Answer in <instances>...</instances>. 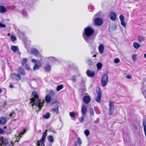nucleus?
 Instances as JSON below:
<instances>
[{"mask_svg":"<svg viewBox=\"0 0 146 146\" xmlns=\"http://www.w3.org/2000/svg\"><path fill=\"white\" fill-rule=\"evenodd\" d=\"M32 94L33 97L30 100V103H32V106H35L38 108V111H39L42 107L44 101L43 100L42 101L41 100L39 99L38 95L36 92L33 91Z\"/></svg>","mask_w":146,"mask_h":146,"instance_id":"f257e3e1","label":"nucleus"},{"mask_svg":"<svg viewBox=\"0 0 146 146\" xmlns=\"http://www.w3.org/2000/svg\"><path fill=\"white\" fill-rule=\"evenodd\" d=\"M94 32V31L91 28L87 27L84 29V32L82 34L86 42L91 43L93 42L91 37Z\"/></svg>","mask_w":146,"mask_h":146,"instance_id":"f03ea898","label":"nucleus"},{"mask_svg":"<svg viewBox=\"0 0 146 146\" xmlns=\"http://www.w3.org/2000/svg\"><path fill=\"white\" fill-rule=\"evenodd\" d=\"M108 82V76L106 74H104L102 77L101 79V84L102 86H106Z\"/></svg>","mask_w":146,"mask_h":146,"instance_id":"7ed1b4c3","label":"nucleus"},{"mask_svg":"<svg viewBox=\"0 0 146 146\" xmlns=\"http://www.w3.org/2000/svg\"><path fill=\"white\" fill-rule=\"evenodd\" d=\"M46 135V132L43 133L42 138L41 139L37 141V143H36L37 146H41L44 143V141Z\"/></svg>","mask_w":146,"mask_h":146,"instance_id":"20e7f679","label":"nucleus"},{"mask_svg":"<svg viewBox=\"0 0 146 146\" xmlns=\"http://www.w3.org/2000/svg\"><path fill=\"white\" fill-rule=\"evenodd\" d=\"M31 54H34L37 57L42 58L41 54L38 52V50L36 48H33L31 50Z\"/></svg>","mask_w":146,"mask_h":146,"instance_id":"39448f33","label":"nucleus"},{"mask_svg":"<svg viewBox=\"0 0 146 146\" xmlns=\"http://www.w3.org/2000/svg\"><path fill=\"white\" fill-rule=\"evenodd\" d=\"M109 113L110 115H112L114 111V108L113 102L111 101H109Z\"/></svg>","mask_w":146,"mask_h":146,"instance_id":"423d86ee","label":"nucleus"},{"mask_svg":"<svg viewBox=\"0 0 146 146\" xmlns=\"http://www.w3.org/2000/svg\"><path fill=\"white\" fill-rule=\"evenodd\" d=\"M10 78L12 79H15L17 80H20L21 79L20 75L15 73L11 74L10 75Z\"/></svg>","mask_w":146,"mask_h":146,"instance_id":"0eeeda50","label":"nucleus"},{"mask_svg":"<svg viewBox=\"0 0 146 146\" xmlns=\"http://www.w3.org/2000/svg\"><path fill=\"white\" fill-rule=\"evenodd\" d=\"M96 93L97 96L96 98V99L97 102H100V99L101 98V93L99 89L96 90Z\"/></svg>","mask_w":146,"mask_h":146,"instance_id":"6e6552de","label":"nucleus"},{"mask_svg":"<svg viewBox=\"0 0 146 146\" xmlns=\"http://www.w3.org/2000/svg\"><path fill=\"white\" fill-rule=\"evenodd\" d=\"M87 111V107L84 104H83L82 106L81 112L83 116H85Z\"/></svg>","mask_w":146,"mask_h":146,"instance_id":"1a4fd4ad","label":"nucleus"},{"mask_svg":"<svg viewBox=\"0 0 146 146\" xmlns=\"http://www.w3.org/2000/svg\"><path fill=\"white\" fill-rule=\"evenodd\" d=\"M8 142V140L2 137H0V146H3V144H6Z\"/></svg>","mask_w":146,"mask_h":146,"instance_id":"9d476101","label":"nucleus"},{"mask_svg":"<svg viewBox=\"0 0 146 146\" xmlns=\"http://www.w3.org/2000/svg\"><path fill=\"white\" fill-rule=\"evenodd\" d=\"M94 23L96 25L98 26H100L103 23V21L100 18H96L94 19Z\"/></svg>","mask_w":146,"mask_h":146,"instance_id":"9b49d317","label":"nucleus"},{"mask_svg":"<svg viewBox=\"0 0 146 146\" xmlns=\"http://www.w3.org/2000/svg\"><path fill=\"white\" fill-rule=\"evenodd\" d=\"M83 101L86 104L89 103L91 101V97L88 96H85L83 97Z\"/></svg>","mask_w":146,"mask_h":146,"instance_id":"f8f14e48","label":"nucleus"},{"mask_svg":"<svg viewBox=\"0 0 146 146\" xmlns=\"http://www.w3.org/2000/svg\"><path fill=\"white\" fill-rule=\"evenodd\" d=\"M59 105L58 104H56L54 106L52 109V111L53 112L58 114L59 112Z\"/></svg>","mask_w":146,"mask_h":146,"instance_id":"ddd939ff","label":"nucleus"},{"mask_svg":"<svg viewBox=\"0 0 146 146\" xmlns=\"http://www.w3.org/2000/svg\"><path fill=\"white\" fill-rule=\"evenodd\" d=\"M41 64L40 62L38 61L37 63L34 64L33 70H36L38 69L40 67Z\"/></svg>","mask_w":146,"mask_h":146,"instance_id":"4468645a","label":"nucleus"},{"mask_svg":"<svg viewBox=\"0 0 146 146\" xmlns=\"http://www.w3.org/2000/svg\"><path fill=\"white\" fill-rule=\"evenodd\" d=\"M87 76L90 77H94L95 75V73L94 71H91L89 70H88L86 72Z\"/></svg>","mask_w":146,"mask_h":146,"instance_id":"2eb2a0df","label":"nucleus"},{"mask_svg":"<svg viewBox=\"0 0 146 146\" xmlns=\"http://www.w3.org/2000/svg\"><path fill=\"white\" fill-rule=\"evenodd\" d=\"M46 58L48 60V62L51 63H56L57 61V60L53 57H47Z\"/></svg>","mask_w":146,"mask_h":146,"instance_id":"dca6fc26","label":"nucleus"},{"mask_svg":"<svg viewBox=\"0 0 146 146\" xmlns=\"http://www.w3.org/2000/svg\"><path fill=\"white\" fill-rule=\"evenodd\" d=\"M110 17L111 20L112 21H115L116 19V14L115 12H111Z\"/></svg>","mask_w":146,"mask_h":146,"instance_id":"f3484780","label":"nucleus"},{"mask_svg":"<svg viewBox=\"0 0 146 146\" xmlns=\"http://www.w3.org/2000/svg\"><path fill=\"white\" fill-rule=\"evenodd\" d=\"M51 68V66L49 64H46L44 67V71L46 72H49L50 71Z\"/></svg>","mask_w":146,"mask_h":146,"instance_id":"a211bd4d","label":"nucleus"},{"mask_svg":"<svg viewBox=\"0 0 146 146\" xmlns=\"http://www.w3.org/2000/svg\"><path fill=\"white\" fill-rule=\"evenodd\" d=\"M18 72L19 73L23 76H24L25 75V72L24 70L21 67H19L18 69Z\"/></svg>","mask_w":146,"mask_h":146,"instance_id":"6ab92c4d","label":"nucleus"},{"mask_svg":"<svg viewBox=\"0 0 146 146\" xmlns=\"http://www.w3.org/2000/svg\"><path fill=\"white\" fill-rule=\"evenodd\" d=\"M48 141L51 143H53L54 141V137L51 135H49L47 137Z\"/></svg>","mask_w":146,"mask_h":146,"instance_id":"aec40b11","label":"nucleus"},{"mask_svg":"<svg viewBox=\"0 0 146 146\" xmlns=\"http://www.w3.org/2000/svg\"><path fill=\"white\" fill-rule=\"evenodd\" d=\"M6 11V9L4 6L2 5L0 6V12L1 13H4Z\"/></svg>","mask_w":146,"mask_h":146,"instance_id":"412c9836","label":"nucleus"},{"mask_svg":"<svg viewBox=\"0 0 146 146\" xmlns=\"http://www.w3.org/2000/svg\"><path fill=\"white\" fill-rule=\"evenodd\" d=\"M99 50L101 54H102L104 51V46L103 44H101L99 46Z\"/></svg>","mask_w":146,"mask_h":146,"instance_id":"4be33fe9","label":"nucleus"},{"mask_svg":"<svg viewBox=\"0 0 146 146\" xmlns=\"http://www.w3.org/2000/svg\"><path fill=\"white\" fill-rule=\"evenodd\" d=\"M6 122V120L3 117L0 118V124L4 125L5 124Z\"/></svg>","mask_w":146,"mask_h":146,"instance_id":"5701e85b","label":"nucleus"},{"mask_svg":"<svg viewBox=\"0 0 146 146\" xmlns=\"http://www.w3.org/2000/svg\"><path fill=\"white\" fill-rule=\"evenodd\" d=\"M45 100L47 103H49L51 101V98L49 95H46L45 98Z\"/></svg>","mask_w":146,"mask_h":146,"instance_id":"b1692460","label":"nucleus"},{"mask_svg":"<svg viewBox=\"0 0 146 146\" xmlns=\"http://www.w3.org/2000/svg\"><path fill=\"white\" fill-rule=\"evenodd\" d=\"M19 48L18 46H12L11 47V50L14 52H16L17 50H18Z\"/></svg>","mask_w":146,"mask_h":146,"instance_id":"393cba45","label":"nucleus"},{"mask_svg":"<svg viewBox=\"0 0 146 146\" xmlns=\"http://www.w3.org/2000/svg\"><path fill=\"white\" fill-rule=\"evenodd\" d=\"M142 93L146 98V86H143L142 90Z\"/></svg>","mask_w":146,"mask_h":146,"instance_id":"a878e982","label":"nucleus"},{"mask_svg":"<svg viewBox=\"0 0 146 146\" xmlns=\"http://www.w3.org/2000/svg\"><path fill=\"white\" fill-rule=\"evenodd\" d=\"M110 28L112 30L114 31L115 30L117 29V25L115 24H112V25H110Z\"/></svg>","mask_w":146,"mask_h":146,"instance_id":"bb28decb","label":"nucleus"},{"mask_svg":"<svg viewBox=\"0 0 146 146\" xmlns=\"http://www.w3.org/2000/svg\"><path fill=\"white\" fill-rule=\"evenodd\" d=\"M50 117V114L49 113L47 112L43 116V118L44 119H48Z\"/></svg>","mask_w":146,"mask_h":146,"instance_id":"cd10ccee","label":"nucleus"},{"mask_svg":"<svg viewBox=\"0 0 146 146\" xmlns=\"http://www.w3.org/2000/svg\"><path fill=\"white\" fill-rule=\"evenodd\" d=\"M97 68L98 70H100L102 67V64L101 62L98 63L96 65Z\"/></svg>","mask_w":146,"mask_h":146,"instance_id":"c85d7f7f","label":"nucleus"},{"mask_svg":"<svg viewBox=\"0 0 146 146\" xmlns=\"http://www.w3.org/2000/svg\"><path fill=\"white\" fill-rule=\"evenodd\" d=\"M133 46L134 48L138 49L140 46V45L137 42H134L133 43Z\"/></svg>","mask_w":146,"mask_h":146,"instance_id":"c756f323","label":"nucleus"},{"mask_svg":"<svg viewBox=\"0 0 146 146\" xmlns=\"http://www.w3.org/2000/svg\"><path fill=\"white\" fill-rule=\"evenodd\" d=\"M138 40L139 42H141L145 40V37L142 36H139L138 37Z\"/></svg>","mask_w":146,"mask_h":146,"instance_id":"7c9ffc66","label":"nucleus"},{"mask_svg":"<svg viewBox=\"0 0 146 146\" xmlns=\"http://www.w3.org/2000/svg\"><path fill=\"white\" fill-rule=\"evenodd\" d=\"M27 59L26 58H24L21 61V63L23 65H24L27 62Z\"/></svg>","mask_w":146,"mask_h":146,"instance_id":"2f4dec72","label":"nucleus"},{"mask_svg":"<svg viewBox=\"0 0 146 146\" xmlns=\"http://www.w3.org/2000/svg\"><path fill=\"white\" fill-rule=\"evenodd\" d=\"M63 88V86L62 85H61L58 86L56 88V90L57 92L61 90Z\"/></svg>","mask_w":146,"mask_h":146,"instance_id":"473e14b6","label":"nucleus"},{"mask_svg":"<svg viewBox=\"0 0 146 146\" xmlns=\"http://www.w3.org/2000/svg\"><path fill=\"white\" fill-rule=\"evenodd\" d=\"M16 116V114L14 112H13L10 113L9 114V116L11 118H13L14 117Z\"/></svg>","mask_w":146,"mask_h":146,"instance_id":"72a5a7b5","label":"nucleus"},{"mask_svg":"<svg viewBox=\"0 0 146 146\" xmlns=\"http://www.w3.org/2000/svg\"><path fill=\"white\" fill-rule=\"evenodd\" d=\"M90 115L92 116L94 115V113L93 110L92 108H90Z\"/></svg>","mask_w":146,"mask_h":146,"instance_id":"f704fd0d","label":"nucleus"},{"mask_svg":"<svg viewBox=\"0 0 146 146\" xmlns=\"http://www.w3.org/2000/svg\"><path fill=\"white\" fill-rule=\"evenodd\" d=\"M143 125L144 126V131L146 130V120H144L143 122Z\"/></svg>","mask_w":146,"mask_h":146,"instance_id":"c9c22d12","label":"nucleus"},{"mask_svg":"<svg viewBox=\"0 0 146 146\" xmlns=\"http://www.w3.org/2000/svg\"><path fill=\"white\" fill-rule=\"evenodd\" d=\"M10 38L13 41H15L16 39V37L13 35H11L10 37Z\"/></svg>","mask_w":146,"mask_h":146,"instance_id":"e433bc0d","label":"nucleus"},{"mask_svg":"<svg viewBox=\"0 0 146 146\" xmlns=\"http://www.w3.org/2000/svg\"><path fill=\"white\" fill-rule=\"evenodd\" d=\"M85 134L87 136H88L90 134V131L88 130H86L84 131Z\"/></svg>","mask_w":146,"mask_h":146,"instance_id":"4c0bfd02","label":"nucleus"},{"mask_svg":"<svg viewBox=\"0 0 146 146\" xmlns=\"http://www.w3.org/2000/svg\"><path fill=\"white\" fill-rule=\"evenodd\" d=\"M77 143L79 145H80L82 144V141L80 138L78 137V138Z\"/></svg>","mask_w":146,"mask_h":146,"instance_id":"58836bf2","label":"nucleus"},{"mask_svg":"<svg viewBox=\"0 0 146 146\" xmlns=\"http://www.w3.org/2000/svg\"><path fill=\"white\" fill-rule=\"evenodd\" d=\"M26 129H24L23 130V132H21V133H20L19 134V136L20 137H22V135H23L25 133V132H26Z\"/></svg>","mask_w":146,"mask_h":146,"instance_id":"ea45409f","label":"nucleus"},{"mask_svg":"<svg viewBox=\"0 0 146 146\" xmlns=\"http://www.w3.org/2000/svg\"><path fill=\"white\" fill-rule=\"evenodd\" d=\"M87 63L89 65H91L93 64L92 61V60L90 59L88 60Z\"/></svg>","mask_w":146,"mask_h":146,"instance_id":"a19ab883","label":"nucleus"},{"mask_svg":"<svg viewBox=\"0 0 146 146\" xmlns=\"http://www.w3.org/2000/svg\"><path fill=\"white\" fill-rule=\"evenodd\" d=\"M72 80L74 82H75L76 80V77L75 75H73L72 77Z\"/></svg>","mask_w":146,"mask_h":146,"instance_id":"79ce46f5","label":"nucleus"},{"mask_svg":"<svg viewBox=\"0 0 146 146\" xmlns=\"http://www.w3.org/2000/svg\"><path fill=\"white\" fill-rule=\"evenodd\" d=\"M84 116L82 115V116H81L80 118L79 119V120L80 122H83L84 121Z\"/></svg>","mask_w":146,"mask_h":146,"instance_id":"37998d69","label":"nucleus"},{"mask_svg":"<svg viewBox=\"0 0 146 146\" xmlns=\"http://www.w3.org/2000/svg\"><path fill=\"white\" fill-rule=\"evenodd\" d=\"M132 58L133 60L135 61L137 59V55L136 54H134L133 55Z\"/></svg>","mask_w":146,"mask_h":146,"instance_id":"c03bdc74","label":"nucleus"},{"mask_svg":"<svg viewBox=\"0 0 146 146\" xmlns=\"http://www.w3.org/2000/svg\"><path fill=\"white\" fill-rule=\"evenodd\" d=\"M70 116L72 117L75 118V115L74 113L73 112H71L70 113Z\"/></svg>","mask_w":146,"mask_h":146,"instance_id":"a18cd8bd","label":"nucleus"},{"mask_svg":"<svg viewBox=\"0 0 146 146\" xmlns=\"http://www.w3.org/2000/svg\"><path fill=\"white\" fill-rule=\"evenodd\" d=\"M121 21V25L124 27H126V24L125 22L124 21Z\"/></svg>","mask_w":146,"mask_h":146,"instance_id":"49530a36","label":"nucleus"},{"mask_svg":"<svg viewBox=\"0 0 146 146\" xmlns=\"http://www.w3.org/2000/svg\"><path fill=\"white\" fill-rule=\"evenodd\" d=\"M49 93L50 95L52 96H53L54 94V92L52 90H50L49 91Z\"/></svg>","mask_w":146,"mask_h":146,"instance_id":"de8ad7c7","label":"nucleus"},{"mask_svg":"<svg viewBox=\"0 0 146 146\" xmlns=\"http://www.w3.org/2000/svg\"><path fill=\"white\" fill-rule=\"evenodd\" d=\"M119 59L118 58H116L114 60V62L116 64H117L119 63Z\"/></svg>","mask_w":146,"mask_h":146,"instance_id":"09e8293b","label":"nucleus"},{"mask_svg":"<svg viewBox=\"0 0 146 146\" xmlns=\"http://www.w3.org/2000/svg\"><path fill=\"white\" fill-rule=\"evenodd\" d=\"M88 9L90 11H92L94 10V7L90 5L88 6Z\"/></svg>","mask_w":146,"mask_h":146,"instance_id":"8fccbe9b","label":"nucleus"},{"mask_svg":"<svg viewBox=\"0 0 146 146\" xmlns=\"http://www.w3.org/2000/svg\"><path fill=\"white\" fill-rule=\"evenodd\" d=\"M119 19H120L121 21L124 20V17H123V15H120V16H119Z\"/></svg>","mask_w":146,"mask_h":146,"instance_id":"3c124183","label":"nucleus"},{"mask_svg":"<svg viewBox=\"0 0 146 146\" xmlns=\"http://www.w3.org/2000/svg\"><path fill=\"white\" fill-rule=\"evenodd\" d=\"M6 27V25L0 22V27L4 28Z\"/></svg>","mask_w":146,"mask_h":146,"instance_id":"603ef678","label":"nucleus"},{"mask_svg":"<svg viewBox=\"0 0 146 146\" xmlns=\"http://www.w3.org/2000/svg\"><path fill=\"white\" fill-rule=\"evenodd\" d=\"M38 61H36V60L35 59H33L31 60L32 62H33V63H34V64H35V63H37Z\"/></svg>","mask_w":146,"mask_h":146,"instance_id":"864d4df0","label":"nucleus"},{"mask_svg":"<svg viewBox=\"0 0 146 146\" xmlns=\"http://www.w3.org/2000/svg\"><path fill=\"white\" fill-rule=\"evenodd\" d=\"M126 77L127 78L129 79H131L132 78V77L130 75H127L126 76Z\"/></svg>","mask_w":146,"mask_h":146,"instance_id":"5fc2aeb1","label":"nucleus"},{"mask_svg":"<svg viewBox=\"0 0 146 146\" xmlns=\"http://www.w3.org/2000/svg\"><path fill=\"white\" fill-rule=\"evenodd\" d=\"M25 68L28 70H29L30 69V67L27 64L25 65Z\"/></svg>","mask_w":146,"mask_h":146,"instance_id":"6e6d98bb","label":"nucleus"},{"mask_svg":"<svg viewBox=\"0 0 146 146\" xmlns=\"http://www.w3.org/2000/svg\"><path fill=\"white\" fill-rule=\"evenodd\" d=\"M4 132L3 130L2 129L0 128V133H3Z\"/></svg>","mask_w":146,"mask_h":146,"instance_id":"4d7b16f0","label":"nucleus"},{"mask_svg":"<svg viewBox=\"0 0 146 146\" xmlns=\"http://www.w3.org/2000/svg\"><path fill=\"white\" fill-rule=\"evenodd\" d=\"M17 54H19V55H21V52H20L19 49H18V50H17Z\"/></svg>","mask_w":146,"mask_h":146,"instance_id":"13d9d810","label":"nucleus"},{"mask_svg":"<svg viewBox=\"0 0 146 146\" xmlns=\"http://www.w3.org/2000/svg\"><path fill=\"white\" fill-rule=\"evenodd\" d=\"M133 127H134V128L136 130H137V129L138 128H137V126L136 125H134V126H133Z\"/></svg>","mask_w":146,"mask_h":146,"instance_id":"bf43d9fd","label":"nucleus"},{"mask_svg":"<svg viewBox=\"0 0 146 146\" xmlns=\"http://www.w3.org/2000/svg\"><path fill=\"white\" fill-rule=\"evenodd\" d=\"M17 33L18 34V35H20L21 34V32H20V31L19 30H18L17 31Z\"/></svg>","mask_w":146,"mask_h":146,"instance_id":"052dcab7","label":"nucleus"},{"mask_svg":"<svg viewBox=\"0 0 146 146\" xmlns=\"http://www.w3.org/2000/svg\"><path fill=\"white\" fill-rule=\"evenodd\" d=\"M9 87L11 88H13L14 87V86H13V85L12 84H10V85Z\"/></svg>","mask_w":146,"mask_h":146,"instance_id":"680f3d73","label":"nucleus"},{"mask_svg":"<svg viewBox=\"0 0 146 146\" xmlns=\"http://www.w3.org/2000/svg\"><path fill=\"white\" fill-rule=\"evenodd\" d=\"M144 131L145 132V137H146V130H145V131Z\"/></svg>","mask_w":146,"mask_h":146,"instance_id":"e2e57ef3","label":"nucleus"},{"mask_svg":"<svg viewBox=\"0 0 146 146\" xmlns=\"http://www.w3.org/2000/svg\"><path fill=\"white\" fill-rule=\"evenodd\" d=\"M2 90L1 88H0V93L2 92Z\"/></svg>","mask_w":146,"mask_h":146,"instance_id":"0e129e2a","label":"nucleus"},{"mask_svg":"<svg viewBox=\"0 0 146 146\" xmlns=\"http://www.w3.org/2000/svg\"><path fill=\"white\" fill-rule=\"evenodd\" d=\"M144 57L146 58V54H145L144 55Z\"/></svg>","mask_w":146,"mask_h":146,"instance_id":"69168bd1","label":"nucleus"},{"mask_svg":"<svg viewBox=\"0 0 146 146\" xmlns=\"http://www.w3.org/2000/svg\"><path fill=\"white\" fill-rule=\"evenodd\" d=\"M96 54H95V55H94L93 56V57H96Z\"/></svg>","mask_w":146,"mask_h":146,"instance_id":"338daca9","label":"nucleus"},{"mask_svg":"<svg viewBox=\"0 0 146 146\" xmlns=\"http://www.w3.org/2000/svg\"><path fill=\"white\" fill-rule=\"evenodd\" d=\"M47 146H52V145L51 144H49Z\"/></svg>","mask_w":146,"mask_h":146,"instance_id":"774afa93","label":"nucleus"}]
</instances>
